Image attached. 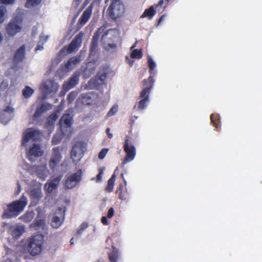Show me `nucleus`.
I'll list each match as a JSON object with an SVG mask.
<instances>
[{"label": "nucleus", "mask_w": 262, "mask_h": 262, "mask_svg": "<svg viewBox=\"0 0 262 262\" xmlns=\"http://www.w3.org/2000/svg\"><path fill=\"white\" fill-rule=\"evenodd\" d=\"M43 151L41 150V147L39 144H33L32 146L30 147L27 156L28 159L31 160L32 157L38 158L42 156Z\"/></svg>", "instance_id": "nucleus-15"}, {"label": "nucleus", "mask_w": 262, "mask_h": 262, "mask_svg": "<svg viewBox=\"0 0 262 262\" xmlns=\"http://www.w3.org/2000/svg\"><path fill=\"white\" fill-rule=\"evenodd\" d=\"M76 1H79L80 0H76Z\"/></svg>", "instance_id": "nucleus-61"}, {"label": "nucleus", "mask_w": 262, "mask_h": 262, "mask_svg": "<svg viewBox=\"0 0 262 262\" xmlns=\"http://www.w3.org/2000/svg\"><path fill=\"white\" fill-rule=\"evenodd\" d=\"M83 230H81L80 228L77 230L76 235H80L82 232Z\"/></svg>", "instance_id": "nucleus-52"}, {"label": "nucleus", "mask_w": 262, "mask_h": 262, "mask_svg": "<svg viewBox=\"0 0 262 262\" xmlns=\"http://www.w3.org/2000/svg\"><path fill=\"white\" fill-rule=\"evenodd\" d=\"M60 122H63L67 127H70L72 125V117L69 114H64L61 117Z\"/></svg>", "instance_id": "nucleus-32"}, {"label": "nucleus", "mask_w": 262, "mask_h": 262, "mask_svg": "<svg viewBox=\"0 0 262 262\" xmlns=\"http://www.w3.org/2000/svg\"><path fill=\"white\" fill-rule=\"evenodd\" d=\"M44 236L38 234L31 236L29 238L27 249L29 253L32 256L39 254L43 248Z\"/></svg>", "instance_id": "nucleus-2"}, {"label": "nucleus", "mask_w": 262, "mask_h": 262, "mask_svg": "<svg viewBox=\"0 0 262 262\" xmlns=\"http://www.w3.org/2000/svg\"><path fill=\"white\" fill-rule=\"evenodd\" d=\"M210 120L211 123L218 130L221 127L220 121L219 118V115L216 114H212L210 116Z\"/></svg>", "instance_id": "nucleus-29"}, {"label": "nucleus", "mask_w": 262, "mask_h": 262, "mask_svg": "<svg viewBox=\"0 0 262 262\" xmlns=\"http://www.w3.org/2000/svg\"><path fill=\"white\" fill-rule=\"evenodd\" d=\"M156 11L154 9L153 6H151L148 9L144 10V12L141 16V18L148 17L149 19H151L153 16L156 14Z\"/></svg>", "instance_id": "nucleus-27"}, {"label": "nucleus", "mask_w": 262, "mask_h": 262, "mask_svg": "<svg viewBox=\"0 0 262 262\" xmlns=\"http://www.w3.org/2000/svg\"><path fill=\"white\" fill-rule=\"evenodd\" d=\"M81 60V56L80 55L72 57L65 64V67L67 69H71L76 64L79 63Z\"/></svg>", "instance_id": "nucleus-26"}, {"label": "nucleus", "mask_w": 262, "mask_h": 262, "mask_svg": "<svg viewBox=\"0 0 262 262\" xmlns=\"http://www.w3.org/2000/svg\"><path fill=\"white\" fill-rule=\"evenodd\" d=\"M114 215V210L113 209V208L111 207L109 209L108 211V212H107V218H112Z\"/></svg>", "instance_id": "nucleus-45"}, {"label": "nucleus", "mask_w": 262, "mask_h": 262, "mask_svg": "<svg viewBox=\"0 0 262 262\" xmlns=\"http://www.w3.org/2000/svg\"><path fill=\"white\" fill-rule=\"evenodd\" d=\"M109 1H110V0H105V3H107Z\"/></svg>", "instance_id": "nucleus-60"}, {"label": "nucleus", "mask_w": 262, "mask_h": 262, "mask_svg": "<svg viewBox=\"0 0 262 262\" xmlns=\"http://www.w3.org/2000/svg\"><path fill=\"white\" fill-rule=\"evenodd\" d=\"M23 29V19L16 16L13 18L6 26V30L9 37H14Z\"/></svg>", "instance_id": "nucleus-5"}, {"label": "nucleus", "mask_w": 262, "mask_h": 262, "mask_svg": "<svg viewBox=\"0 0 262 262\" xmlns=\"http://www.w3.org/2000/svg\"><path fill=\"white\" fill-rule=\"evenodd\" d=\"M61 138L60 137V136H58L57 135H55L53 137L52 140V144H57L59 143L60 142V141H61Z\"/></svg>", "instance_id": "nucleus-43"}, {"label": "nucleus", "mask_w": 262, "mask_h": 262, "mask_svg": "<svg viewBox=\"0 0 262 262\" xmlns=\"http://www.w3.org/2000/svg\"><path fill=\"white\" fill-rule=\"evenodd\" d=\"M15 0H0L1 4H10L14 3Z\"/></svg>", "instance_id": "nucleus-46"}, {"label": "nucleus", "mask_w": 262, "mask_h": 262, "mask_svg": "<svg viewBox=\"0 0 262 262\" xmlns=\"http://www.w3.org/2000/svg\"><path fill=\"white\" fill-rule=\"evenodd\" d=\"M45 224V222L42 219L36 220L31 226L36 229H38L40 227H43Z\"/></svg>", "instance_id": "nucleus-36"}, {"label": "nucleus", "mask_w": 262, "mask_h": 262, "mask_svg": "<svg viewBox=\"0 0 262 262\" xmlns=\"http://www.w3.org/2000/svg\"><path fill=\"white\" fill-rule=\"evenodd\" d=\"M7 13V9L4 6H0V24H2L5 20V15Z\"/></svg>", "instance_id": "nucleus-38"}, {"label": "nucleus", "mask_w": 262, "mask_h": 262, "mask_svg": "<svg viewBox=\"0 0 262 262\" xmlns=\"http://www.w3.org/2000/svg\"><path fill=\"white\" fill-rule=\"evenodd\" d=\"M61 149L59 147H55L52 149V154L49 162V165L53 170L55 169L61 160Z\"/></svg>", "instance_id": "nucleus-9"}, {"label": "nucleus", "mask_w": 262, "mask_h": 262, "mask_svg": "<svg viewBox=\"0 0 262 262\" xmlns=\"http://www.w3.org/2000/svg\"><path fill=\"white\" fill-rule=\"evenodd\" d=\"M108 258L110 262H121V255L119 250L113 247L112 251L108 253Z\"/></svg>", "instance_id": "nucleus-20"}, {"label": "nucleus", "mask_w": 262, "mask_h": 262, "mask_svg": "<svg viewBox=\"0 0 262 262\" xmlns=\"http://www.w3.org/2000/svg\"><path fill=\"white\" fill-rule=\"evenodd\" d=\"M82 172L81 169H78L77 171L68 176L64 182V187L67 189H72L80 182L82 180Z\"/></svg>", "instance_id": "nucleus-7"}, {"label": "nucleus", "mask_w": 262, "mask_h": 262, "mask_svg": "<svg viewBox=\"0 0 262 262\" xmlns=\"http://www.w3.org/2000/svg\"><path fill=\"white\" fill-rule=\"evenodd\" d=\"M29 195L32 201L37 204L43 196L41 187H37L31 189Z\"/></svg>", "instance_id": "nucleus-17"}, {"label": "nucleus", "mask_w": 262, "mask_h": 262, "mask_svg": "<svg viewBox=\"0 0 262 262\" xmlns=\"http://www.w3.org/2000/svg\"><path fill=\"white\" fill-rule=\"evenodd\" d=\"M27 203V197L22 195L19 200L14 201L7 205L2 215L3 218L11 219L17 216L24 211Z\"/></svg>", "instance_id": "nucleus-1"}, {"label": "nucleus", "mask_w": 262, "mask_h": 262, "mask_svg": "<svg viewBox=\"0 0 262 262\" xmlns=\"http://www.w3.org/2000/svg\"><path fill=\"white\" fill-rule=\"evenodd\" d=\"M52 117L53 119L56 120L57 119V116H56V115H51L50 117Z\"/></svg>", "instance_id": "nucleus-55"}, {"label": "nucleus", "mask_w": 262, "mask_h": 262, "mask_svg": "<svg viewBox=\"0 0 262 262\" xmlns=\"http://www.w3.org/2000/svg\"><path fill=\"white\" fill-rule=\"evenodd\" d=\"M106 133L110 139H112L113 138V134L110 133V128H107L106 129Z\"/></svg>", "instance_id": "nucleus-49"}, {"label": "nucleus", "mask_w": 262, "mask_h": 262, "mask_svg": "<svg viewBox=\"0 0 262 262\" xmlns=\"http://www.w3.org/2000/svg\"><path fill=\"white\" fill-rule=\"evenodd\" d=\"M70 244H71V245H74V238L73 237H72L70 239Z\"/></svg>", "instance_id": "nucleus-56"}, {"label": "nucleus", "mask_w": 262, "mask_h": 262, "mask_svg": "<svg viewBox=\"0 0 262 262\" xmlns=\"http://www.w3.org/2000/svg\"><path fill=\"white\" fill-rule=\"evenodd\" d=\"M143 56L142 49H135L131 54L130 57L132 58L141 59Z\"/></svg>", "instance_id": "nucleus-34"}, {"label": "nucleus", "mask_w": 262, "mask_h": 262, "mask_svg": "<svg viewBox=\"0 0 262 262\" xmlns=\"http://www.w3.org/2000/svg\"><path fill=\"white\" fill-rule=\"evenodd\" d=\"M41 133L33 128H27L24 133L21 140V145L25 147L28 146V143L32 140L36 141L40 136Z\"/></svg>", "instance_id": "nucleus-6"}, {"label": "nucleus", "mask_w": 262, "mask_h": 262, "mask_svg": "<svg viewBox=\"0 0 262 262\" xmlns=\"http://www.w3.org/2000/svg\"><path fill=\"white\" fill-rule=\"evenodd\" d=\"M114 172H115V171ZM115 180L116 176L115 173H114L111 178L107 181V186L105 188L106 191L108 192H111L113 190Z\"/></svg>", "instance_id": "nucleus-30"}, {"label": "nucleus", "mask_w": 262, "mask_h": 262, "mask_svg": "<svg viewBox=\"0 0 262 262\" xmlns=\"http://www.w3.org/2000/svg\"><path fill=\"white\" fill-rule=\"evenodd\" d=\"M83 35L84 33L82 32H80L75 37L67 48L68 53H72L81 46Z\"/></svg>", "instance_id": "nucleus-11"}, {"label": "nucleus", "mask_w": 262, "mask_h": 262, "mask_svg": "<svg viewBox=\"0 0 262 262\" xmlns=\"http://www.w3.org/2000/svg\"><path fill=\"white\" fill-rule=\"evenodd\" d=\"M99 35L96 33L93 36L90 48V53L91 55H94L96 53L98 45Z\"/></svg>", "instance_id": "nucleus-25"}, {"label": "nucleus", "mask_w": 262, "mask_h": 262, "mask_svg": "<svg viewBox=\"0 0 262 262\" xmlns=\"http://www.w3.org/2000/svg\"><path fill=\"white\" fill-rule=\"evenodd\" d=\"M103 172V168H100L99 169V173L97 175L96 178H97V181L100 182L102 180V175Z\"/></svg>", "instance_id": "nucleus-44"}, {"label": "nucleus", "mask_w": 262, "mask_h": 262, "mask_svg": "<svg viewBox=\"0 0 262 262\" xmlns=\"http://www.w3.org/2000/svg\"><path fill=\"white\" fill-rule=\"evenodd\" d=\"M34 215V214L33 212H27L21 218L24 222L29 223L33 220Z\"/></svg>", "instance_id": "nucleus-33"}, {"label": "nucleus", "mask_w": 262, "mask_h": 262, "mask_svg": "<svg viewBox=\"0 0 262 262\" xmlns=\"http://www.w3.org/2000/svg\"><path fill=\"white\" fill-rule=\"evenodd\" d=\"M52 105L49 103H42L40 106L36 107L33 117L37 118L40 117L43 113L52 108Z\"/></svg>", "instance_id": "nucleus-22"}, {"label": "nucleus", "mask_w": 262, "mask_h": 262, "mask_svg": "<svg viewBox=\"0 0 262 262\" xmlns=\"http://www.w3.org/2000/svg\"><path fill=\"white\" fill-rule=\"evenodd\" d=\"M101 223L104 225H107L108 224V221L107 219V217L105 216H102L101 219Z\"/></svg>", "instance_id": "nucleus-47"}, {"label": "nucleus", "mask_w": 262, "mask_h": 262, "mask_svg": "<svg viewBox=\"0 0 262 262\" xmlns=\"http://www.w3.org/2000/svg\"><path fill=\"white\" fill-rule=\"evenodd\" d=\"M88 227V224L86 223H83L80 227V229H81V230H84L85 229H86Z\"/></svg>", "instance_id": "nucleus-48"}, {"label": "nucleus", "mask_w": 262, "mask_h": 262, "mask_svg": "<svg viewBox=\"0 0 262 262\" xmlns=\"http://www.w3.org/2000/svg\"><path fill=\"white\" fill-rule=\"evenodd\" d=\"M123 149L126 155L124 158L122 164H125L133 160L136 155V147L133 143L132 138L130 137L127 136H125Z\"/></svg>", "instance_id": "nucleus-4"}, {"label": "nucleus", "mask_w": 262, "mask_h": 262, "mask_svg": "<svg viewBox=\"0 0 262 262\" xmlns=\"http://www.w3.org/2000/svg\"><path fill=\"white\" fill-rule=\"evenodd\" d=\"M164 4V1L163 0H160L158 3L157 4V5L156 6V7L157 8V7H161Z\"/></svg>", "instance_id": "nucleus-51"}, {"label": "nucleus", "mask_w": 262, "mask_h": 262, "mask_svg": "<svg viewBox=\"0 0 262 262\" xmlns=\"http://www.w3.org/2000/svg\"><path fill=\"white\" fill-rule=\"evenodd\" d=\"M108 46L111 48H115L116 47V45L115 44H108Z\"/></svg>", "instance_id": "nucleus-54"}, {"label": "nucleus", "mask_w": 262, "mask_h": 262, "mask_svg": "<svg viewBox=\"0 0 262 262\" xmlns=\"http://www.w3.org/2000/svg\"><path fill=\"white\" fill-rule=\"evenodd\" d=\"M108 149L104 148L101 149L98 155V158L100 159H103L105 156H106L107 152H108Z\"/></svg>", "instance_id": "nucleus-42"}, {"label": "nucleus", "mask_w": 262, "mask_h": 262, "mask_svg": "<svg viewBox=\"0 0 262 262\" xmlns=\"http://www.w3.org/2000/svg\"><path fill=\"white\" fill-rule=\"evenodd\" d=\"M23 95L25 98L30 97L34 93V90L29 86H26L23 90Z\"/></svg>", "instance_id": "nucleus-35"}, {"label": "nucleus", "mask_w": 262, "mask_h": 262, "mask_svg": "<svg viewBox=\"0 0 262 262\" xmlns=\"http://www.w3.org/2000/svg\"><path fill=\"white\" fill-rule=\"evenodd\" d=\"M107 76V72L106 69L103 68L100 69L98 72L96 78L100 81L101 83H103Z\"/></svg>", "instance_id": "nucleus-28"}, {"label": "nucleus", "mask_w": 262, "mask_h": 262, "mask_svg": "<svg viewBox=\"0 0 262 262\" xmlns=\"http://www.w3.org/2000/svg\"><path fill=\"white\" fill-rule=\"evenodd\" d=\"M147 62L149 68L150 74H154L153 71L154 70L156 67L155 62L152 59L150 56H148L147 58Z\"/></svg>", "instance_id": "nucleus-37"}, {"label": "nucleus", "mask_w": 262, "mask_h": 262, "mask_svg": "<svg viewBox=\"0 0 262 262\" xmlns=\"http://www.w3.org/2000/svg\"><path fill=\"white\" fill-rule=\"evenodd\" d=\"M121 176L123 179L124 183L119 184V187H117L116 193L118 194V198L121 200H126L129 197V194L126 187V183L123 178V174L122 173Z\"/></svg>", "instance_id": "nucleus-13"}, {"label": "nucleus", "mask_w": 262, "mask_h": 262, "mask_svg": "<svg viewBox=\"0 0 262 262\" xmlns=\"http://www.w3.org/2000/svg\"><path fill=\"white\" fill-rule=\"evenodd\" d=\"M118 111V105L115 104L114 105L110 110L107 114V117H111L114 115Z\"/></svg>", "instance_id": "nucleus-40"}, {"label": "nucleus", "mask_w": 262, "mask_h": 262, "mask_svg": "<svg viewBox=\"0 0 262 262\" xmlns=\"http://www.w3.org/2000/svg\"><path fill=\"white\" fill-rule=\"evenodd\" d=\"M24 232V228L21 226H10L8 230V233L11 234L14 239H17Z\"/></svg>", "instance_id": "nucleus-21"}, {"label": "nucleus", "mask_w": 262, "mask_h": 262, "mask_svg": "<svg viewBox=\"0 0 262 262\" xmlns=\"http://www.w3.org/2000/svg\"><path fill=\"white\" fill-rule=\"evenodd\" d=\"M78 92L76 91L70 92L67 96V101L69 103H71L77 96Z\"/></svg>", "instance_id": "nucleus-39"}, {"label": "nucleus", "mask_w": 262, "mask_h": 262, "mask_svg": "<svg viewBox=\"0 0 262 262\" xmlns=\"http://www.w3.org/2000/svg\"><path fill=\"white\" fill-rule=\"evenodd\" d=\"M65 210L62 208L57 209L53 217L51 225L54 228H58L61 225L64 219Z\"/></svg>", "instance_id": "nucleus-10"}, {"label": "nucleus", "mask_w": 262, "mask_h": 262, "mask_svg": "<svg viewBox=\"0 0 262 262\" xmlns=\"http://www.w3.org/2000/svg\"><path fill=\"white\" fill-rule=\"evenodd\" d=\"M164 15H162V16H161L159 18V20H158V23H159H159H160L161 21H163V18H164Z\"/></svg>", "instance_id": "nucleus-53"}, {"label": "nucleus", "mask_w": 262, "mask_h": 262, "mask_svg": "<svg viewBox=\"0 0 262 262\" xmlns=\"http://www.w3.org/2000/svg\"><path fill=\"white\" fill-rule=\"evenodd\" d=\"M92 13V8L91 6L88 7L83 12L82 15L79 18L78 24L81 26L85 25L90 18Z\"/></svg>", "instance_id": "nucleus-19"}, {"label": "nucleus", "mask_w": 262, "mask_h": 262, "mask_svg": "<svg viewBox=\"0 0 262 262\" xmlns=\"http://www.w3.org/2000/svg\"><path fill=\"white\" fill-rule=\"evenodd\" d=\"M135 46H136V43H135V44H134V45L132 47L131 49H133V48H135Z\"/></svg>", "instance_id": "nucleus-58"}, {"label": "nucleus", "mask_w": 262, "mask_h": 262, "mask_svg": "<svg viewBox=\"0 0 262 262\" xmlns=\"http://www.w3.org/2000/svg\"><path fill=\"white\" fill-rule=\"evenodd\" d=\"M25 46L23 45L15 52L13 60L15 62L18 63L21 61L25 58Z\"/></svg>", "instance_id": "nucleus-24"}, {"label": "nucleus", "mask_w": 262, "mask_h": 262, "mask_svg": "<svg viewBox=\"0 0 262 262\" xmlns=\"http://www.w3.org/2000/svg\"><path fill=\"white\" fill-rule=\"evenodd\" d=\"M154 83V76H149L147 79L142 81L143 89L141 92H146L147 95L149 96L151 89Z\"/></svg>", "instance_id": "nucleus-18"}, {"label": "nucleus", "mask_w": 262, "mask_h": 262, "mask_svg": "<svg viewBox=\"0 0 262 262\" xmlns=\"http://www.w3.org/2000/svg\"><path fill=\"white\" fill-rule=\"evenodd\" d=\"M145 91L141 92L139 98L141 100L134 106V110L136 111L143 110L146 106V104L149 101V96L146 95Z\"/></svg>", "instance_id": "nucleus-12"}, {"label": "nucleus", "mask_w": 262, "mask_h": 262, "mask_svg": "<svg viewBox=\"0 0 262 262\" xmlns=\"http://www.w3.org/2000/svg\"><path fill=\"white\" fill-rule=\"evenodd\" d=\"M39 2L40 1L39 0H27L25 6L26 7L29 8L31 6L38 5Z\"/></svg>", "instance_id": "nucleus-41"}, {"label": "nucleus", "mask_w": 262, "mask_h": 262, "mask_svg": "<svg viewBox=\"0 0 262 262\" xmlns=\"http://www.w3.org/2000/svg\"><path fill=\"white\" fill-rule=\"evenodd\" d=\"M92 93H86L81 94L78 98V101L85 105H89L92 103Z\"/></svg>", "instance_id": "nucleus-23"}, {"label": "nucleus", "mask_w": 262, "mask_h": 262, "mask_svg": "<svg viewBox=\"0 0 262 262\" xmlns=\"http://www.w3.org/2000/svg\"><path fill=\"white\" fill-rule=\"evenodd\" d=\"M85 148V143L82 141H78L73 146L71 157L73 161H79L81 158Z\"/></svg>", "instance_id": "nucleus-8"}, {"label": "nucleus", "mask_w": 262, "mask_h": 262, "mask_svg": "<svg viewBox=\"0 0 262 262\" xmlns=\"http://www.w3.org/2000/svg\"><path fill=\"white\" fill-rule=\"evenodd\" d=\"M61 179V176H57L53 179L51 181L46 183L44 186V188L46 192L50 193L52 192L54 190L56 189Z\"/></svg>", "instance_id": "nucleus-16"}, {"label": "nucleus", "mask_w": 262, "mask_h": 262, "mask_svg": "<svg viewBox=\"0 0 262 262\" xmlns=\"http://www.w3.org/2000/svg\"><path fill=\"white\" fill-rule=\"evenodd\" d=\"M94 1L96 2H99V1H100V0H94Z\"/></svg>", "instance_id": "nucleus-59"}, {"label": "nucleus", "mask_w": 262, "mask_h": 262, "mask_svg": "<svg viewBox=\"0 0 262 262\" xmlns=\"http://www.w3.org/2000/svg\"><path fill=\"white\" fill-rule=\"evenodd\" d=\"M79 82V75L77 74H73L69 79L65 82L62 86V89L67 92L70 89L75 87Z\"/></svg>", "instance_id": "nucleus-14"}, {"label": "nucleus", "mask_w": 262, "mask_h": 262, "mask_svg": "<svg viewBox=\"0 0 262 262\" xmlns=\"http://www.w3.org/2000/svg\"><path fill=\"white\" fill-rule=\"evenodd\" d=\"M43 49V45H38L35 48V51L42 50Z\"/></svg>", "instance_id": "nucleus-50"}, {"label": "nucleus", "mask_w": 262, "mask_h": 262, "mask_svg": "<svg viewBox=\"0 0 262 262\" xmlns=\"http://www.w3.org/2000/svg\"><path fill=\"white\" fill-rule=\"evenodd\" d=\"M14 110L13 108L9 105L7 106L4 111V112L0 115V119L2 120L3 119V117L5 115V113H8L9 114V117L6 121H5V122H7L9 121L14 116Z\"/></svg>", "instance_id": "nucleus-31"}, {"label": "nucleus", "mask_w": 262, "mask_h": 262, "mask_svg": "<svg viewBox=\"0 0 262 262\" xmlns=\"http://www.w3.org/2000/svg\"><path fill=\"white\" fill-rule=\"evenodd\" d=\"M3 36L2 35V34L0 33V42H2V41L3 40Z\"/></svg>", "instance_id": "nucleus-57"}, {"label": "nucleus", "mask_w": 262, "mask_h": 262, "mask_svg": "<svg viewBox=\"0 0 262 262\" xmlns=\"http://www.w3.org/2000/svg\"><path fill=\"white\" fill-rule=\"evenodd\" d=\"M125 9V6L121 0H112L107 10V13L111 19L116 20L123 16Z\"/></svg>", "instance_id": "nucleus-3"}]
</instances>
